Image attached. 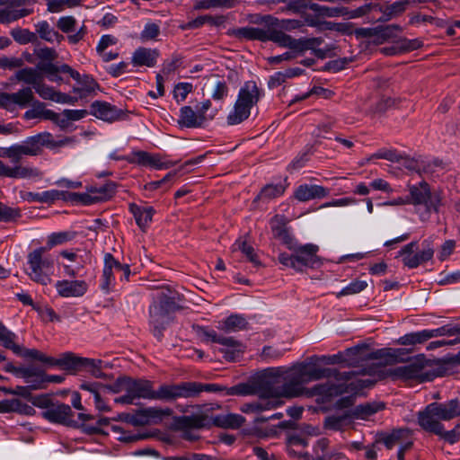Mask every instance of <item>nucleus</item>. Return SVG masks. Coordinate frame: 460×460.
Listing matches in <instances>:
<instances>
[{"label":"nucleus","mask_w":460,"mask_h":460,"mask_svg":"<svg viewBox=\"0 0 460 460\" xmlns=\"http://www.w3.org/2000/svg\"><path fill=\"white\" fill-rule=\"evenodd\" d=\"M128 394H123L115 399L118 403L132 404L136 399L153 400L154 389L153 385L148 380L144 379H128Z\"/></svg>","instance_id":"2eb2a0df"},{"label":"nucleus","mask_w":460,"mask_h":460,"mask_svg":"<svg viewBox=\"0 0 460 460\" xmlns=\"http://www.w3.org/2000/svg\"><path fill=\"white\" fill-rule=\"evenodd\" d=\"M309 8L322 17H334L341 14V11L337 8H330L318 4H311Z\"/></svg>","instance_id":"bf43d9fd"},{"label":"nucleus","mask_w":460,"mask_h":460,"mask_svg":"<svg viewBox=\"0 0 460 460\" xmlns=\"http://www.w3.org/2000/svg\"><path fill=\"white\" fill-rule=\"evenodd\" d=\"M190 387L194 385H190V382L172 385H164L158 390H154L153 400L172 401L178 398H189L191 397Z\"/></svg>","instance_id":"6ab92c4d"},{"label":"nucleus","mask_w":460,"mask_h":460,"mask_svg":"<svg viewBox=\"0 0 460 460\" xmlns=\"http://www.w3.org/2000/svg\"><path fill=\"white\" fill-rule=\"evenodd\" d=\"M352 418L350 413L334 414L325 419V428L332 430H341L349 425Z\"/></svg>","instance_id":"58836bf2"},{"label":"nucleus","mask_w":460,"mask_h":460,"mask_svg":"<svg viewBox=\"0 0 460 460\" xmlns=\"http://www.w3.org/2000/svg\"><path fill=\"white\" fill-rule=\"evenodd\" d=\"M211 410L212 408L205 407L195 414L184 417V421L187 425L197 429L212 425L224 429H238L245 421L242 415L236 413L213 416L210 414Z\"/></svg>","instance_id":"39448f33"},{"label":"nucleus","mask_w":460,"mask_h":460,"mask_svg":"<svg viewBox=\"0 0 460 460\" xmlns=\"http://www.w3.org/2000/svg\"><path fill=\"white\" fill-rule=\"evenodd\" d=\"M42 172L36 167L17 164L11 167L9 178L16 179H33L41 178Z\"/></svg>","instance_id":"4c0bfd02"},{"label":"nucleus","mask_w":460,"mask_h":460,"mask_svg":"<svg viewBox=\"0 0 460 460\" xmlns=\"http://www.w3.org/2000/svg\"><path fill=\"white\" fill-rule=\"evenodd\" d=\"M305 384L331 376V370L320 368L310 363H303L295 367Z\"/></svg>","instance_id":"cd10ccee"},{"label":"nucleus","mask_w":460,"mask_h":460,"mask_svg":"<svg viewBox=\"0 0 460 460\" xmlns=\"http://www.w3.org/2000/svg\"><path fill=\"white\" fill-rule=\"evenodd\" d=\"M263 94V90L254 81L245 82L240 88L236 101L226 117L227 124L238 125L246 120Z\"/></svg>","instance_id":"f257e3e1"},{"label":"nucleus","mask_w":460,"mask_h":460,"mask_svg":"<svg viewBox=\"0 0 460 460\" xmlns=\"http://www.w3.org/2000/svg\"><path fill=\"white\" fill-rule=\"evenodd\" d=\"M41 133L26 138L24 141L6 147L5 158H9L13 163L20 162L24 156H36L42 153L44 144L48 140Z\"/></svg>","instance_id":"9b49d317"},{"label":"nucleus","mask_w":460,"mask_h":460,"mask_svg":"<svg viewBox=\"0 0 460 460\" xmlns=\"http://www.w3.org/2000/svg\"><path fill=\"white\" fill-rule=\"evenodd\" d=\"M199 338L206 342H216L220 344V341L224 339V336H219L216 331L207 328H199L198 331Z\"/></svg>","instance_id":"69168bd1"},{"label":"nucleus","mask_w":460,"mask_h":460,"mask_svg":"<svg viewBox=\"0 0 460 460\" xmlns=\"http://www.w3.org/2000/svg\"><path fill=\"white\" fill-rule=\"evenodd\" d=\"M371 158L385 159L390 162H400L402 159V156L395 150L380 149L376 153L373 154Z\"/></svg>","instance_id":"13d9d810"},{"label":"nucleus","mask_w":460,"mask_h":460,"mask_svg":"<svg viewBox=\"0 0 460 460\" xmlns=\"http://www.w3.org/2000/svg\"><path fill=\"white\" fill-rule=\"evenodd\" d=\"M176 294L168 288H160L154 294L150 306V323L158 333L172 320V314L177 309Z\"/></svg>","instance_id":"20e7f679"},{"label":"nucleus","mask_w":460,"mask_h":460,"mask_svg":"<svg viewBox=\"0 0 460 460\" xmlns=\"http://www.w3.org/2000/svg\"><path fill=\"white\" fill-rule=\"evenodd\" d=\"M58 294L65 298L83 296L88 289L84 280H58L55 284Z\"/></svg>","instance_id":"4be33fe9"},{"label":"nucleus","mask_w":460,"mask_h":460,"mask_svg":"<svg viewBox=\"0 0 460 460\" xmlns=\"http://www.w3.org/2000/svg\"><path fill=\"white\" fill-rule=\"evenodd\" d=\"M75 237V233L72 231H64L52 233L48 236L47 246L49 249L53 248L57 245L64 244L67 242L72 241Z\"/></svg>","instance_id":"a18cd8bd"},{"label":"nucleus","mask_w":460,"mask_h":460,"mask_svg":"<svg viewBox=\"0 0 460 460\" xmlns=\"http://www.w3.org/2000/svg\"><path fill=\"white\" fill-rule=\"evenodd\" d=\"M91 114L104 121H114L120 118L121 111L105 102H95L91 105Z\"/></svg>","instance_id":"a878e982"},{"label":"nucleus","mask_w":460,"mask_h":460,"mask_svg":"<svg viewBox=\"0 0 460 460\" xmlns=\"http://www.w3.org/2000/svg\"><path fill=\"white\" fill-rule=\"evenodd\" d=\"M286 184L284 182L270 183L264 186L260 193L254 199V202L262 201L269 202L270 200L280 197L286 190Z\"/></svg>","instance_id":"473e14b6"},{"label":"nucleus","mask_w":460,"mask_h":460,"mask_svg":"<svg viewBox=\"0 0 460 460\" xmlns=\"http://www.w3.org/2000/svg\"><path fill=\"white\" fill-rule=\"evenodd\" d=\"M422 249L417 252V242H411L406 244L400 252L403 264L410 268H417L420 264L429 261L434 254V248L431 241L425 240L422 243Z\"/></svg>","instance_id":"f8f14e48"},{"label":"nucleus","mask_w":460,"mask_h":460,"mask_svg":"<svg viewBox=\"0 0 460 460\" xmlns=\"http://www.w3.org/2000/svg\"><path fill=\"white\" fill-rule=\"evenodd\" d=\"M265 384L273 399L281 400L283 397H298L303 395L305 392V388L304 387L305 383L295 367L287 374L285 383L282 385H277L275 381H267Z\"/></svg>","instance_id":"1a4fd4ad"},{"label":"nucleus","mask_w":460,"mask_h":460,"mask_svg":"<svg viewBox=\"0 0 460 460\" xmlns=\"http://www.w3.org/2000/svg\"><path fill=\"white\" fill-rule=\"evenodd\" d=\"M16 335L7 330L2 323H0V344L6 349L18 352L20 346L15 343Z\"/></svg>","instance_id":"09e8293b"},{"label":"nucleus","mask_w":460,"mask_h":460,"mask_svg":"<svg viewBox=\"0 0 460 460\" xmlns=\"http://www.w3.org/2000/svg\"><path fill=\"white\" fill-rule=\"evenodd\" d=\"M33 411L34 410L32 407L23 403L17 398L0 401V412H19L22 414L30 415Z\"/></svg>","instance_id":"72a5a7b5"},{"label":"nucleus","mask_w":460,"mask_h":460,"mask_svg":"<svg viewBox=\"0 0 460 460\" xmlns=\"http://www.w3.org/2000/svg\"><path fill=\"white\" fill-rule=\"evenodd\" d=\"M172 414V410L169 408L161 409L157 407H150L145 409L141 415L145 419L146 422L150 421H157L162 420L164 417L170 416Z\"/></svg>","instance_id":"de8ad7c7"},{"label":"nucleus","mask_w":460,"mask_h":460,"mask_svg":"<svg viewBox=\"0 0 460 460\" xmlns=\"http://www.w3.org/2000/svg\"><path fill=\"white\" fill-rule=\"evenodd\" d=\"M17 80L27 84H31L39 96L44 100H49L61 104L74 105L77 98L69 94L57 91L54 87L48 85L43 82L42 72L32 67H26L16 72Z\"/></svg>","instance_id":"f03ea898"},{"label":"nucleus","mask_w":460,"mask_h":460,"mask_svg":"<svg viewBox=\"0 0 460 460\" xmlns=\"http://www.w3.org/2000/svg\"><path fill=\"white\" fill-rule=\"evenodd\" d=\"M233 251H241L246 258L255 265L260 264V261L257 254L254 252L253 247L249 244L244 239H238L233 244Z\"/></svg>","instance_id":"c03bdc74"},{"label":"nucleus","mask_w":460,"mask_h":460,"mask_svg":"<svg viewBox=\"0 0 460 460\" xmlns=\"http://www.w3.org/2000/svg\"><path fill=\"white\" fill-rule=\"evenodd\" d=\"M258 394V401L244 403L240 410L244 413H259L263 411L273 410L283 403L282 400L273 399L265 383L260 388Z\"/></svg>","instance_id":"dca6fc26"},{"label":"nucleus","mask_w":460,"mask_h":460,"mask_svg":"<svg viewBox=\"0 0 460 460\" xmlns=\"http://www.w3.org/2000/svg\"><path fill=\"white\" fill-rule=\"evenodd\" d=\"M425 367V358H417L406 366L395 367L392 370L391 375L394 378L415 379L420 378Z\"/></svg>","instance_id":"393cba45"},{"label":"nucleus","mask_w":460,"mask_h":460,"mask_svg":"<svg viewBox=\"0 0 460 460\" xmlns=\"http://www.w3.org/2000/svg\"><path fill=\"white\" fill-rule=\"evenodd\" d=\"M330 193L327 188L316 184H301L294 191V197L300 202L326 198Z\"/></svg>","instance_id":"b1692460"},{"label":"nucleus","mask_w":460,"mask_h":460,"mask_svg":"<svg viewBox=\"0 0 460 460\" xmlns=\"http://www.w3.org/2000/svg\"><path fill=\"white\" fill-rule=\"evenodd\" d=\"M318 246L315 244L301 245L294 249L292 254L281 252L279 254V261L288 268L296 271H304L307 268H314L319 265L317 256Z\"/></svg>","instance_id":"423d86ee"},{"label":"nucleus","mask_w":460,"mask_h":460,"mask_svg":"<svg viewBox=\"0 0 460 460\" xmlns=\"http://www.w3.org/2000/svg\"><path fill=\"white\" fill-rule=\"evenodd\" d=\"M441 420H451L460 417V401L452 399L445 402H431Z\"/></svg>","instance_id":"bb28decb"},{"label":"nucleus","mask_w":460,"mask_h":460,"mask_svg":"<svg viewBox=\"0 0 460 460\" xmlns=\"http://www.w3.org/2000/svg\"><path fill=\"white\" fill-rule=\"evenodd\" d=\"M431 338L441 337V336H453L460 334V327L444 325L437 329L429 330Z\"/></svg>","instance_id":"e2e57ef3"},{"label":"nucleus","mask_w":460,"mask_h":460,"mask_svg":"<svg viewBox=\"0 0 460 460\" xmlns=\"http://www.w3.org/2000/svg\"><path fill=\"white\" fill-rule=\"evenodd\" d=\"M32 404L42 410V411H48L51 405L55 402V400H53L49 395L48 394H41L35 396L32 401Z\"/></svg>","instance_id":"338daca9"},{"label":"nucleus","mask_w":460,"mask_h":460,"mask_svg":"<svg viewBox=\"0 0 460 460\" xmlns=\"http://www.w3.org/2000/svg\"><path fill=\"white\" fill-rule=\"evenodd\" d=\"M85 367L95 378H104L105 374L102 372L104 363L101 359H94L89 358H82L81 365Z\"/></svg>","instance_id":"37998d69"},{"label":"nucleus","mask_w":460,"mask_h":460,"mask_svg":"<svg viewBox=\"0 0 460 460\" xmlns=\"http://www.w3.org/2000/svg\"><path fill=\"white\" fill-rule=\"evenodd\" d=\"M365 385H366L365 383H362L361 381H358V384H356L354 381H349L346 385V388H343L342 385H340V386L330 387L326 390L324 386L317 385L314 387V393L315 394H327L332 396V395L341 394L347 392L349 387L352 391V390L357 389L358 386L362 387Z\"/></svg>","instance_id":"a19ab883"},{"label":"nucleus","mask_w":460,"mask_h":460,"mask_svg":"<svg viewBox=\"0 0 460 460\" xmlns=\"http://www.w3.org/2000/svg\"><path fill=\"white\" fill-rule=\"evenodd\" d=\"M42 136H48V137H45L48 140V143L44 144V146L54 149L57 147H62L65 146L71 145L75 142V137H66L59 140H55L53 138V136L49 132H42Z\"/></svg>","instance_id":"603ef678"},{"label":"nucleus","mask_w":460,"mask_h":460,"mask_svg":"<svg viewBox=\"0 0 460 460\" xmlns=\"http://www.w3.org/2000/svg\"><path fill=\"white\" fill-rule=\"evenodd\" d=\"M210 108L211 102L209 100L197 104L195 108L183 106L180 110L178 123L181 127L189 128H202L215 116V114H208Z\"/></svg>","instance_id":"9d476101"},{"label":"nucleus","mask_w":460,"mask_h":460,"mask_svg":"<svg viewBox=\"0 0 460 460\" xmlns=\"http://www.w3.org/2000/svg\"><path fill=\"white\" fill-rule=\"evenodd\" d=\"M367 287V283L364 280H353L337 294V297L358 294L363 291Z\"/></svg>","instance_id":"3c124183"},{"label":"nucleus","mask_w":460,"mask_h":460,"mask_svg":"<svg viewBox=\"0 0 460 460\" xmlns=\"http://www.w3.org/2000/svg\"><path fill=\"white\" fill-rule=\"evenodd\" d=\"M160 34V28L155 22H148L145 25L144 30L142 31L140 36L142 40H156L158 35Z\"/></svg>","instance_id":"052dcab7"},{"label":"nucleus","mask_w":460,"mask_h":460,"mask_svg":"<svg viewBox=\"0 0 460 460\" xmlns=\"http://www.w3.org/2000/svg\"><path fill=\"white\" fill-rule=\"evenodd\" d=\"M38 68L42 72V75L44 74L46 77L53 83L60 84L63 81L61 74H67L73 79L79 78V72L66 64L58 66L53 63H40Z\"/></svg>","instance_id":"412c9836"},{"label":"nucleus","mask_w":460,"mask_h":460,"mask_svg":"<svg viewBox=\"0 0 460 460\" xmlns=\"http://www.w3.org/2000/svg\"><path fill=\"white\" fill-rule=\"evenodd\" d=\"M114 194L112 184H105L100 188H92L85 193H72L70 199L83 205H91L111 199Z\"/></svg>","instance_id":"a211bd4d"},{"label":"nucleus","mask_w":460,"mask_h":460,"mask_svg":"<svg viewBox=\"0 0 460 460\" xmlns=\"http://www.w3.org/2000/svg\"><path fill=\"white\" fill-rule=\"evenodd\" d=\"M82 358L75 357L73 353H65L58 358L50 357V367L58 366L64 370H74L80 367Z\"/></svg>","instance_id":"e433bc0d"},{"label":"nucleus","mask_w":460,"mask_h":460,"mask_svg":"<svg viewBox=\"0 0 460 460\" xmlns=\"http://www.w3.org/2000/svg\"><path fill=\"white\" fill-rule=\"evenodd\" d=\"M437 435L451 445L458 442L460 440V422L448 431H446L443 426L442 432Z\"/></svg>","instance_id":"4d7b16f0"},{"label":"nucleus","mask_w":460,"mask_h":460,"mask_svg":"<svg viewBox=\"0 0 460 460\" xmlns=\"http://www.w3.org/2000/svg\"><path fill=\"white\" fill-rule=\"evenodd\" d=\"M248 36L259 38V40L266 41L270 40L281 47L288 48L290 49L303 52L307 49H313L315 47L322 44V40L320 38H311V39H299L296 40L287 35L284 32L279 31H269L267 34L259 31H246Z\"/></svg>","instance_id":"6e6552de"},{"label":"nucleus","mask_w":460,"mask_h":460,"mask_svg":"<svg viewBox=\"0 0 460 460\" xmlns=\"http://www.w3.org/2000/svg\"><path fill=\"white\" fill-rule=\"evenodd\" d=\"M47 112H51V110L45 109L44 103L37 102L32 109L28 110L24 113V117L27 119H33L37 118H43L45 119H48L49 115L47 114Z\"/></svg>","instance_id":"864d4df0"},{"label":"nucleus","mask_w":460,"mask_h":460,"mask_svg":"<svg viewBox=\"0 0 460 460\" xmlns=\"http://www.w3.org/2000/svg\"><path fill=\"white\" fill-rule=\"evenodd\" d=\"M287 222V218L282 215H276L271 218L270 224L275 237L283 240L288 237V232L286 229Z\"/></svg>","instance_id":"49530a36"},{"label":"nucleus","mask_w":460,"mask_h":460,"mask_svg":"<svg viewBox=\"0 0 460 460\" xmlns=\"http://www.w3.org/2000/svg\"><path fill=\"white\" fill-rule=\"evenodd\" d=\"M402 349H377L370 351L367 345H358L332 357L323 358L327 364L346 363L355 366L367 359H377L388 357L390 361H398Z\"/></svg>","instance_id":"7ed1b4c3"},{"label":"nucleus","mask_w":460,"mask_h":460,"mask_svg":"<svg viewBox=\"0 0 460 460\" xmlns=\"http://www.w3.org/2000/svg\"><path fill=\"white\" fill-rule=\"evenodd\" d=\"M16 355L21 356L25 358L35 359L40 362L44 363L49 366L50 361V357L45 355L41 351L35 349H25L20 346V350L18 352H14Z\"/></svg>","instance_id":"8fccbe9b"},{"label":"nucleus","mask_w":460,"mask_h":460,"mask_svg":"<svg viewBox=\"0 0 460 460\" xmlns=\"http://www.w3.org/2000/svg\"><path fill=\"white\" fill-rule=\"evenodd\" d=\"M45 247H40L29 253L26 272L31 280L41 285L51 282L54 270V261L50 256H45Z\"/></svg>","instance_id":"0eeeda50"},{"label":"nucleus","mask_w":460,"mask_h":460,"mask_svg":"<svg viewBox=\"0 0 460 460\" xmlns=\"http://www.w3.org/2000/svg\"><path fill=\"white\" fill-rule=\"evenodd\" d=\"M221 353L228 361L237 360L244 352V346L233 337H225L220 341Z\"/></svg>","instance_id":"c756f323"},{"label":"nucleus","mask_w":460,"mask_h":460,"mask_svg":"<svg viewBox=\"0 0 460 460\" xmlns=\"http://www.w3.org/2000/svg\"><path fill=\"white\" fill-rule=\"evenodd\" d=\"M159 52L156 49L146 48L137 49L131 58V62L135 66H148L153 67L155 66Z\"/></svg>","instance_id":"c85d7f7f"},{"label":"nucleus","mask_w":460,"mask_h":460,"mask_svg":"<svg viewBox=\"0 0 460 460\" xmlns=\"http://www.w3.org/2000/svg\"><path fill=\"white\" fill-rule=\"evenodd\" d=\"M11 34L14 40L20 44L31 42L36 39V35L33 32L23 29L13 30Z\"/></svg>","instance_id":"6e6d98bb"},{"label":"nucleus","mask_w":460,"mask_h":460,"mask_svg":"<svg viewBox=\"0 0 460 460\" xmlns=\"http://www.w3.org/2000/svg\"><path fill=\"white\" fill-rule=\"evenodd\" d=\"M441 194L438 191L431 192L426 181H420L410 188L409 203L424 205L428 211H438L441 206Z\"/></svg>","instance_id":"ddd939ff"},{"label":"nucleus","mask_w":460,"mask_h":460,"mask_svg":"<svg viewBox=\"0 0 460 460\" xmlns=\"http://www.w3.org/2000/svg\"><path fill=\"white\" fill-rule=\"evenodd\" d=\"M228 94V86L225 81L216 80L211 96L214 100L220 101L226 98Z\"/></svg>","instance_id":"680f3d73"},{"label":"nucleus","mask_w":460,"mask_h":460,"mask_svg":"<svg viewBox=\"0 0 460 460\" xmlns=\"http://www.w3.org/2000/svg\"><path fill=\"white\" fill-rule=\"evenodd\" d=\"M41 203H53L56 200L66 199V192L58 190H49L41 192Z\"/></svg>","instance_id":"0e129e2a"},{"label":"nucleus","mask_w":460,"mask_h":460,"mask_svg":"<svg viewBox=\"0 0 460 460\" xmlns=\"http://www.w3.org/2000/svg\"><path fill=\"white\" fill-rule=\"evenodd\" d=\"M41 415L51 423L71 427L77 425V422L74 420V413L70 406L58 401H55L48 411H42Z\"/></svg>","instance_id":"f3484780"},{"label":"nucleus","mask_w":460,"mask_h":460,"mask_svg":"<svg viewBox=\"0 0 460 460\" xmlns=\"http://www.w3.org/2000/svg\"><path fill=\"white\" fill-rule=\"evenodd\" d=\"M75 80L77 82L78 85L73 87V93L78 95L75 96L77 100L86 97L97 87V83L88 75H81L79 74V78Z\"/></svg>","instance_id":"f704fd0d"},{"label":"nucleus","mask_w":460,"mask_h":460,"mask_svg":"<svg viewBox=\"0 0 460 460\" xmlns=\"http://www.w3.org/2000/svg\"><path fill=\"white\" fill-rule=\"evenodd\" d=\"M384 407L385 405L382 402H366L356 406L349 413L352 420H368L372 415L383 410Z\"/></svg>","instance_id":"2f4dec72"},{"label":"nucleus","mask_w":460,"mask_h":460,"mask_svg":"<svg viewBox=\"0 0 460 460\" xmlns=\"http://www.w3.org/2000/svg\"><path fill=\"white\" fill-rule=\"evenodd\" d=\"M13 110L15 106L25 107L29 105L34 99L32 90L29 87L23 88L17 93H10Z\"/></svg>","instance_id":"79ce46f5"},{"label":"nucleus","mask_w":460,"mask_h":460,"mask_svg":"<svg viewBox=\"0 0 460 460\" xmlns=\"http://www.w3.org/2000/svg\"><path fill=\"white\" fill-rule=\"evenodd\" d=\"M193 90V85L190 83H179L175 85L173 96L177 102H183L187 95Z\"/></svg>","instance_id":"5fc2aeb1"},{"label":"nucleus","mask_w":460,"mask_h":460,"mask_svg":"<svg viewBox=\"0 0 460 460\" xmlns=\"http://www.w3.org/2000/svg\"><path fill=\"white\" fill-rule=\"evenodd\" d=\"M36 31L42 40L49 42H59L63 36L58 34L46 21L40 22L36 24Z\"/></svg>","instance_id":"ea45409f"},{"label":"nucleus","mask_w":460,"mask_h":460,"mask_svg":"<svg viewBox=\"0 0 460 460\" xmlns=\"http://www.w3.org/2000/svg\"><path fill=\"white\" fill-rule=\"evenodd\" d=\"M248 322L241 314H231L224 321L219 323L218 328L226 332H233L246 328Z\"/></svg>","instance_id":"c9c22d12"},{"label":"nucleus","mask_w":460,"mask_h":460,"mask_svg":"<svg viewBox=\"0 0 460 460\" xmlns=\"http://www.w3.org/2000/svg\"><path fill=\"white\" fill-rule=\"evenodd\" d=\"M266 22L268 23L267 29L261 28H254V27H244L237 30L236 35L239 38L246 39V40H259V38L250 37L246 31H259L267 34L269 31H279L284 32L283 31H293L301 28L304 25V22L299 20H291V19H283L279 20L277 18L268 16L266 18Z\"/></svg>","instance_id":"4468645a"},{"label":"nucleus","mask_w":460,"mask_h":460,"mask_svg":"<svg viewBox=\"0 0 460 460\" xmlns=\"http://www.w3.org/2000/svg\"><path fill=\"white\" fill-rule=\"evenodd\" d=\"M76 21L73 16H63L57 22L58 28L65 33L75 31Z\"/></svg>","instance_id":"774afa93"},{"label":"nucleus","mask_w":460,"mask_h":460,"mask_svg":"<svg viewBox=\"0 0 460 460\" xmlns=\"http://www.w3.org/2000/svg\"><path fill=\"white\" fill-rule=\"evenodd\" d=\"M440 418L433 408L432 403H429L426 408L418 413V423L426 431L434 434L442 432L443 424L440 422Z\"/></svg>","instance_id":"5701e85b"},{"label":"nucleus","mask_w":460,"mask_h":460,"mask_svg":"<svg viewBox=\"0 0 460 460\" xmlns=\"http://www.w3.org/2000/svg\"><path fill=\"white\" fill-rule=\"evenodd\" d=\"M376 443H383L388 450H391L395 446H398L399 448L402 447L405 443H410V446H413L411 432L409 429H395L391 432L380 433Z\"/></svg>","instance_id":"aec40b11"},{"label":"nucleus","mask_w":460,"mask_h":460,"mask_svg":"<svg viewBox=\"0 0 460 460\" xmlns=\"http://www.w3.org/2000/svg\"><path fill=\"white\" fill-rule=\"evenodd\" d=\"M129 210L134 216L137 225L142 230L149 226L155 214V209L152 207H141L136 204H130Z\"/></svg>","instance_id":"7c9ffc66"}]
</instances>
